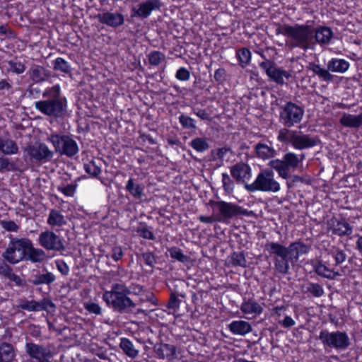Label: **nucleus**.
I'll return each mask as SVG.
<instances>
[{
    "mask_svg": "<svg viewBox=\"0 0 362 362\" xmlns=\"http://www.w3.org/2000/svg\"><path fill=\"white\" fill-rule=\"evenodd\" d=\"M310 247L300 241L291 243L286 247L279 243L269 242L265 245V250L270 255L274 256V264L275 269L281 274L289 273L291 264H296L300 255L307 254Z\"/></svg>",
    "mask_w": 362,
    "mask_h": 362,
    "instance_id": "f257e3e1",
    "label": "nucleus"
},
{
    "mask_svg": "<svg viewBox=\"0 0 362 362\" xmlns=\"http://www.w3.org/2000/svg\"><path fill=\"white\" fill-rule=\"evenodd\" d=\"M42 96L44 100L35 103L36 110L55 119H64L67 115V100L62 95L59 85L47 89Z\"/></svg>",
    "mask_w": 362,
    "mask_h": 362,
    "instance_id": "f03ea898",
    "label": "nucleus"
},
{
    "mask_svg": "<svg viewBox=\"0 0 362 362\" xmlns=\"http://www.w3.org/2000/svg\"><path fill=\"white\" fill-rule=\"evenodd\" d=\"M31 240L26 238L10 236V242L1 257L9 264H16L25 260Z\"/></svg>",
    "mask_w": 362,
    "mask_h": 362,
    "instance_id": "7ed1b4c3",
    "label": "nucleus"
},
{
    "mask_svg": "<svg viewBox=\"0 0 362 362\" xmlns=\"http://www.w3.org/2000/svg\"><path fill=\"white\" fill-rule=\"evenodd\" d=\"M314 28L308 25H291L287 44L291 47H299L303 50L310 48L313 40Z\"/></svg>",
    "mask_w": 362,
    "mask_h": 362,
    "instance_id": "20e7f679",
    "label": "nucleus"
},
{
    "mask_svg": "<svg viewBox=\"0 0 362 362\" xmlns=\"http://www.w3.org/2000/svg\"><path fill=\"white\" fill-rule=\"evenodd\" d=\"M304 153L296 154L293 152L286 153L282 159H274L269 162V166L274 169L279 177L287 180L290 177V171L296 170L305 159Z\"/></svg>",
    "mask_w": 362,
    "mask_h": 362,
    "instance_id": "39448f33",
    "label": "nucleus"
},
{
    "mask_svg": "<svg viewBox=\"0 0 362 362\" xmlns=\"http://www.w3.org/2000/svg\"><path fill=\"white\" fill-rule=\"evenodd\" d=\"M245 188L250 192L255 191L278 192L281 187L274 178V173L272 169H264L257 176L252 184H245Z\"/></svg>",
    "mask_w": 362,
    "mask_h": 362,
    "instance_id": "423d86ee",
    "label": "nucleus"
},
{
    "mask_svg": "<svg viewBox=\"0 0 362 362\" xmlns=\"http://www.w3.org/2000/svg\"><path fill=\"white\" fill-rule=\"evenodd\" d=\"M209 204L214 211L218 212L216 221L227 222L233 218L249 214L247 209L232 202L211 200Z\"/></svg>",
    "mask_w": 362,
    "mask_h": 362,
    "instance_id": "0eeeda50",
    "label": "nucleus"
},
{
    "mask_svg": "<svg viewBox=\"0 0 362 362\" xmlns=\"http://www.w3.org/2000/svg\"><path fill=\"white\" fill-rule=\"evenodd\" d=\"M317 338L325 349L344 351L351 345L350 339L346 332L339 330L330 332L327 329H322Z\"/></svg>",
    "mask_w": 362,
    "mask_h": 362,
    "instance_id": "6e6552de",
    "label": "nucleus"
},
{
    "mask_svg": "<svg viewBox=\"0 0 362 362\" xmlns=\"http://www.w3.org/2000/svg\"><path fill=\"white\" fill-rule=\"evenodd\" d=\"M47 140L53 145L55 152L61 156L72 158L78 153L76 141L69 135L52 134Z\"/></svg>",
    "mask_w": 362,
    "mask_h": 362,
    "instance_id": "1a4fd4ad",
    "label": "nucleus"
},
{
    "mask_svg": "<svg viewBox=\"0 0 362 362\" xmlns=\"http://www.w3.org/2000/svg\"><path fill=\"white\" fill-rule=\"evenodd\" d=\"M303 115L304 110L302 107L292 102H288L282 107L279 118L285 127H291L296 124L300 122Z\"/></svg>",
    "mask_w": 362,
    "mask_h": 362,
    "instance_id": "9d476101",
    "label": "nucleus"
},
{
    "mask_svg": "<svg viewBox=\"0 0 362 362\" xmlns=\"http://www.w3.org/2000/svg\"><path fill=\"white\" fill-rule=\"evenodd\" d=\"M103 299L114 311L120 314L132 313L136 305L128 296H103Z\"/></svg>",
    "mask_w": 362,
    "mask_h": 362,
    "instance_id": "9b49d317",
    "label": "nucleus"
},
{
    "mask_svg": "<svg viewBox=\"0 0 362 362\" xmlns=\"http://www.w3.org/2000/svg\"><path fill=\"white\" fill-rule=\"evenodd\" d=\"M259 66L265 71L270 80L274 81L278 85L285 83L284 78L288 81L292 78V75L288 71L281 68H278L276 64L271 60L265 59V61L259 64Z\"/></svg>",
    "mask_w": 362,
    "mask_h": 362,
    "instance_id": "f8f14e48",
    "label": "nucleus"
},
{
    "mask_svg": "<svg viewBox=\"0 0 362 362\" xmlns=\"http://www.w3.org/2000/svg\"><path fill=\"white\" fill-rule=\"evenodd\" d=\"M26 354L35 362H51L53 357L49 345L37 344L32 341H28L25 346Z\"/></svg>",
    "mask_w": 362,
    "mask_h": 362,
    "instance_id": "ddd939ff",
    "label": "nucleus"
},
{
    "mask_svg": "<svg viewBox=\"0 0 362 362\" xmlns=\"http://www.w3.org/2000/svg\"><path fill=\"white\" fill-rule=\"evenodd\" d=\"M39 243L47 250L64 252L66 250L62 239L53 231L42 232L39 236Z\"/></svg>",
    "mask_w": 362,
    "mask_h": 362,
    "instance_id": "4468645a",
    "label": "nucleus"
},
{
    "mask_svg": "<svg viewBox=\"0 0 362 362\" xmlns=\"http://www.w3.org/2000/svg\"><path fill=\"white\" fill-rule=\"evenodd\" d=\"M26 151L30 159L39 163L49 161L54 156V152L42 143H36L34 145L28 146Z\"/></svg>",
    "mask_w": 362,
    "mask_h": 362,
    "instance_id": "2eb2a0df",
    "label": "nucleus"
},
{
    "mask_svg": "<svg viewBox=\"0 0 362 362\" xmlns=\"http://www.w3.org/2000/svg\"><path fill=\"white\" fill-rule=\"evenodd\" d=\"M292 139L291 145L294 148L298 150L313 148L320 142L317 136L305 134L300 131H295Z\"/></svg>",
    "mask_w": 362,
    "mask_h": 362,
    "instance_id": "dca6fc26",
    "label": "nucleus"
},
{
    "mask_svg": "<svg viewBox=\"0 0 362 362\" xmlns=\"http://www.w3.org/2000/svg\"><path fill=\"white\" fill-rule=\"evenodd\" d=\"M162 3L160 0H146L139 4L137 7H133L132 16L142 19L148 18L154 10H160Z\"/></svg>",
    "mask_w": 362,
    "mask_h": 362,
    "instance_id": "f3484780",
    "label": "nucleus"
},
{
    "mask_svg": "<svg viewBox=\"0 0 362 362\" xmlns=\"http://www.w3.org/2000/svg\"><path fill=\"white\" fill-rule=\"evenodd\" d=\"M97 18L100 23L105 24L113 28H118L124 23V16L117 12L112 13L106 11L102 13H98Z\"/></svg>",
    "mask_w": 362,
    "mask_h": 362,
    "instance_id": "a211bd4d",
    "label": "nucleus"
},
{
    "mask_svg": "<svg viewBox=\"0 0 362 362\" xmlns=\"http://www.w3.org/2000/svg\"><path fill=\"white\" fill-rule=\"evenodd\" d=\"M153 353L157 358L171 361L175 358L176 348L172 344L158 343L153 346Z\"/></svg>",
    "mask_w": 362,
    "mask_h": 362,
    "instance_id": "6ab92c4d",
    "label": "nucleus"
},
{
    "mask_svg": "<svg viewBox=\"0 0 362 362\" xmlns=\"http://www.w3.org/2000/svg\"><path fill=\"white\" fill-rule=\"evenodd\" d=\"M29 78L35 83L48 81L52 77V72L40 65H33L28 71Z\"/></svg>",
    "mask_w": 362,
    "mask_h": 362,
    "instance_id": "aec40b11",
    "label": "nucleus"
},
{
    "mask_svg": "<svg viewBox=\"0 0 362 362\" xmlns=\"http://www.w3.org/2000/svg\"><path fill=\"white\" fill-rule=\"evenodd\" d=\"M230 173L237 182H245L251 177V168L247 164L240 162L230 168Z\"/></svg>",
    "mask_w": 362,
    "mask_h": 362,
    "instance_id": "412c9836",
    "label": "nucleus"
},
{
    "mask_svg": "<svg viewBox=\"0 0 362 362\" xmlns=\"http://www.w3.org/2000/svg\"><path fill=\"white\" fill-rule=\"evenodd\" d=\"M311 265L313 266V271L321 277L327 279H334L339 275L338 272L328 268L320 260H311Z\"/></svg>",
    "mask_w": 362,
    "mask_h": 362,
    "instance_id": "4be33fe9",
    "label": "nucleus"
},
{
    "mask_svg": "<svg viewBox=\"0 0 362 362\" xmlns=\"http://www.w3.org/2000/svg\"><path fill=\"white\" fill-rule=\"evenodd\" d=\"M333 37V32L329 27L319 26L314 28L313 39L320 45H328Z\"/></svg>",
    "mask_w": 362,
    "mask_h": 362,
    "instance_id": "5701e85b",
    "label": "nucleus"
},
{
    "mask_svg": "<svg viewBox=\"0 0 362 362\" xmlns=\"http://www.w3.org/2000/svg\"><path fill=\"white\" fill-rule=\"evenodd\" d=\"M228 329L233 334L244 336L252 331V326L247 321L234 320L228 325Z\"/></svg>",
    "mask_w": 362,
    "mask_h": 362,
    "instance_id": "b1692460",
    "label": "nucleus"
},
{
    "mask_svg": "<svg viewBox=\"0 0 362 362\" xmlns=\"http://www.w3.org/2000/svg\"><path fill=\"white\" fill-rule=\"evenodd\" d=\"M15 357L14 346L8 342H0V362H13Z\"/></svg>",
    "mask_w": 362,
    "mask_h": 362,
    "instance_id": "393cba45",
    "label": "nucleus"
},
{
    "mask_svg": "<svg viewBox=\"0 0 362 362\" xmlns=\"http://www.w3.org/2000/svg\"><path fill=\"white\" fill-rule=\"evenodd\" d=\"M47 258L45 252L40 248L33 247L31 242L24 261H30L33 263H41Z\"/></svg>",
    "mask_w": 362,
    "mask_h": 362,
    "instance_id": "a878e982",
    "label": "nucleus"
},
{
    "mask_svg": "<svg viewBox=\"0 0 362 362\" xmlns=\"http://www.w3.org/2000/svg\"><path fill=\"white\" fill-rule=\"evenodd\" d=\"M339 122L346 127L358 128L362 125V114L353 115L344 113L340 118Z\"/></svg>",
    "mask_w": 362,
    "mask_h": 362,
    "instance_id": "bb28decb",
    "label": "nucleus"
},
{
    "mask_svg": "<svg viewBox=\"0 0 362 362\" xmlns=\"http://www.w3.org/2000/svg\"><path fill=\"white\" fill-rule=\"evenodd\" d=\"M328 70L332 72L343 74L349 68V63L345 59L333 58L327 64Z\"/></svg>",
    "mask_w": 362,
    "mask_h": 362,
    "instance_id": "cd10ccee",
    "label": "nucleus"
},
{
    "mask_svg": "<svg viewBox=\"0 0 362 362\" xmlns=\"http://www.w3.org/2000/svg\"><path fill=\"white\" fill-rule=\"evenodd\" d=\"M308 69L312 71L314 74L318 76V77L324 81L329 82L333 80L334 76L329 73L328 68L326 69L321 67L319 64L310 62L308 66Z\"/></svg>",
    "mask_w": 362,
    "mask_h": 362,
    "instance_id": "c85d7f7f",
    "label": "nucleus"
},
{
    "mask_svg": "<svg viewBox=\"0 0 362 362\" xmlns=\"http://www.w3.org/2000/svg\"><path fill=\"white\" fill-rule=\"evenodd\" d=\"M0 151L5 155L16 154L18 152V146L15 141L4 139L0 136Z\"/></svg>",
    "mask_w": 362,
    "mask_h": 362,
    "instance_id": "c756f323",
    "label": "nucleus"
},
{
    "mask_svg": "<svg viewBox=\"0 0 362 362\" xmlns=\"http://www.w3.org/2000/svg\"><path fill=\"white\" fill-rule=\"evenodd\" d=\"M240 310L243 313L250 315H260L263 311L262 306L252 300L243 302L240 306Z\"/></svg>",
    "mask_w": 362,
    "mask_h": 362,
    "instance_id": "7c9ffc66",
    "label": "nucleus"
},
{
    "mask_svg": "<svg viewBox=\"0 0 362 362\" xmlns=\"http://www.w3.org/2000/svg\"><path fill=\"white\" fill-rule=\"evenodd\" d=\"M125 189L136 199H140L144 195V186L141 184H135L132 178L128 180Z\"/></svg>",
    "mask_w": 362,
    "mask_h": 362,
    "instance_id": "2f4dec72",
    "label": "nucleus"
},
{
    "mask_svg": "<svg viewBox=\"0 0 362 362\" xmlns=\"http://www.w3.org/2000/svg\"><path fill=\"white\" fill-rule=\"evenodd\" d=\"M332 233L339 236L348 235L351 234L352 228L344 220L337 221L336 223L333 224Z\"/></svg>",
    "mask_w": 362,
    "mask_h": 362,
    "instance_id": "473e14b6",
    "label": "nucleus"
},
{
    "mask_svg": "<svg viewBox=\"0 0 362 362\" xmlns=\"http://www.w3.org/2000/svg\"><path fill=\"white\" fill-rule=\"evenodd\" d=\"M56 280L55 276L49 272L45 274H37L35 275L33 279L29 280L30 282L35 285L38 286L41 284H50Z\"/></svg>",
    "mask_w": 362,
    "mask_h": 362,
    "instance_id": "72a5a7b5",
    "label": "nucleus"
},
{
    "mask_svg": "<svg viewBox=\"0 0 362 362\" xmlns=\"http://www.w3.org/2000/svg\"><path fill=\"white\" fill-rule=\"evenodd\" d=\"M255 149L257 156L262 159H268L276 154V151L273 148L262 143H258Z\"/></svg>",
    "mask_w": 362,
    "mask_h": 362,
    "instance_id": "f704fd0d",
    "label": "nucleus"
},
{
    "mask_svg": "<svg viewBox=\"0 0 362 362\" xmlns=\"http://www.w3.org/2000/svg\"><path fill=\"white\" fill-rule=\"evenodd\" d=\"M130 293V290L124 284H114L112 285L111 290L104 292L103 296H108V297H110L116 296H129Z\"/></svg>",
    "mask_w": 362,
    "mask_h": 362,
    "instance_id": "c9c22d12",
    "label": "nucleus"
},
{
    "mask_svg": "<svg viewBox=\"0 0 362 362\" xmlns=\"http://www.w3.org/2000/svg\"><path fill=\"white\" fill-rule=\"evenodd\" d=\"M47 223L52 226H62L66 223V221L59 211L52 209L47 218Z\"/></svg>",
    "mask_w": 362,
    "mask_h": 362,
    "instance_id": "e433bc0d",
    "label": "nucleus"
},
{
    "mask_svg": "<svg viewBox=\"0 0 362 362\" xmlns=\"http://www.w3.org/2000/svg\"><path fill=\"white\" fill-rule=\"evenodd\" d=\"M189 145L196 151L200 153L207 151L210 147L208 139L205 137H196L191 141Z\"/></svg>",
    "mask_w": 362,
    "mask_h": 362,
    "instance_id": "4c0bfd02",
    "label": "nucleus"
},
{
    "mask_svg": "<svg viewBox=\"0 0 362 362\" xmlns=\"http://www.w3.org/2000/svg\"><path fill=\"white\" fill-rule=\"evenodd\" d=\"M119 347L129 357L134 358L138 355V351L134 349L132 342L127 338L121 339Z\"/></svg>",
    "mask_w": 362,
    "mask_h": 362,
    "instance_id": "58836bf2",
    "label": "nucleus"
},
{
    "mask_svg": "<svg viewBox=\"0 0 362 362\" xmlns=\"http://www.w3.org/2000/svg\"><path fill=\"white\" fill-rule=\"evenodd\" d=\"M305 293H310L313 297L320 298L324 295L325 291L322 285L309 282L307 284Z\"/></svg>",
    "mask_w": 362,
    "mask_h": 362,
    "instance_id": "ea45409f",
    "label": "nucleus"
},
{
    "mask_svg": "<svg viewBox=\"0 0 362 362\" xmlns=\"http://www.w3.org/2000/svg\"><path fill=\"white\" fill-rule=\"evenodd\" d=\"M53 68L55 71L64 74H71V66L62 57H58L53 62Z\"/></svg>",
    "mask_w": 362,
    "mask_h": 362,
    "instance_id": "a19ab883",
    "label": "nucleus"
},
{
    "mask_svg": "<svg viewBox=\"0 0 362 362\" xmlns=\"http://www.w3.org/2000/svg\"><path fill=\"white\" fill-rule=\"evenodd\" d=\"M171 258L176 259L182 263H187L189 257L182 253L181 249L177 247H172L168 250Z\"/></svg>",
    "mask_w": 362,
    "mask_h": 362,
    "instance_id": "79ce46f5",
    "label": "nucleus"
},
{
    "mask_svg": "<svg viewBox=\"0 0 362 362\" xmlns=\"http://www.w3.org/2000/svg\"><path fill=\"white\" fill-rule=\"evenodd\" d=\"M236 55L238 59L240 65L242 67H245L250 63L251 59V53L247 48L244 47L238 49L237 51Z\"/></svg>",
    "mask_w": 362,
    "mask_h": 362,
    "instance_id": "37998d69",
    "label": "nucleus"
},
{
    "mask_svg": "<svg viewBox=\"0 0 362 362\" xmlns=\"http://www.w3.org/2000/svg\"><path fill=\"white\" fill-rule=\"evenodd\" d=\"M231 264L235 267H247V260L243 252H234L231 255Z\"/></svg>",
    "mask_w": 362,
    "mask_h": 362,
    "instance_id": "c03bdc74",
    "label": "nucleus"
},
{
    "mask_svg": "<svg viewBox=\"0 0 362 362\" xmlns=\"http://www.w3.org/2000/svg\"><path fill=\"white\" fill-rule=\"evenodd\" d=\"M35 305L37 311H49L50 310H54L56 308L55 304L48 298H43L40 301H35Z\"/></svg>",
    "mask_w": 362,
    "mask_h": 362,
    "instance_id": "a18cd8bd",
    "label": "nucleus"
},
{
    "mask_svg": "<svg viewBox=\"0 0 362 362\" xmlns=\"http://www.w3.org/2000/svg\"><path fill=\"white\" fill-rule=\"evenodd\" d=\"M165 59V54L158 51H153L148 54V62L152 66H158Z\"/></svg>",
    "mask_w": 362,
    "mask_h": 362,
    "instance_id": "49530a36",
    "label": "nucleus"
},
{
    "mask_svg": "<svg viewBox=\"0 0 362 362\" xmlns=\"http://www.w3.org/2000/svg\"><path fill=\"white\" fill-rule=\"evenodd\" d=\"M295 131L284 128L279 130L278 140L281 142L290 143L291 144Z\"/></svg>",
    "mask_w": 362,
    "mask_h": 362,
    "instance_id": "de8ad7c7",
    "label": "nucleus"
},
{
    "mask_svg": "<svg viewBox=\"0 0 362 362\" xmlns=\"http://www.w3.org/2000/svg\"><path fill=\"white\" fill-rule=\"evenodd\" d=\"M19 304L17 305L18 309L30 312H37L35 300H28L26 299H20Z\"/></svg>",
    "mask_w": 362,
    "mask_h": 362,
    "instance_id": "09e8293b",
    "label": "nucleus"
},
{
    "mask_svg": "<svg viewBox=\"0 0 362 362\" xmlns=\"http://www.w3.org/2000/svg\"><path fill=\"white\" fill-rule=\"evenodd\" d=\"M86 172L93 177H98L101 173V168L94 161L84 164Z\"/></svg>",
    "mask_w": 362,
    "mask_h": 362,
    "instance_id": "8fccbe9b",
    "label": "nucleus"
},
{
    "mask_svg": "<svg viewBox=\"0 0 362 362\" xmlns=\"http://www.w3.org/2000/svg\"><path fill=\"white\" fill-rule=\"evenodd\" d=\"M179 122H180L183 128L193 130L196 129L197 128L195 121L190 117L187 116L184 114L180 115Z\"/></svg>",
    "mask_w": 362,
    "mask_h": 362,
    "instance_id": "3c124183",
    "label": "nucleus"
},
{
    "mask_svg": "<svg viewBox=\"0 0 362 362\" xmlns=\"http://www.w3.org/2000/svg\"><path fill=\"white\" fill-rule=\"evenodd\" d=\"M15 170L16 167L13 162L10 161L8 158L0 157V172Z\"/></svg>",
    "mask_w": 362,
    "mask_h": 362,
    "instance_id": "603ef678",
    "label": "nucleus"
},
{
    "mask_svg": "<svg viewBox=\"0 0 362 362\" xmlns=\"http://www.w3.org/2000/svg\"><path fill=\"white\" fill-rule=\"evenodd\" d=\"M222 182L223 189L226 193L230 194L233 192L234 182L227 173L222 174Z\"/></svg>",
    "mask_w": 362,
    "mask_h": 362,
    "instance_id": "864d4df0",
    "label": "nucleus"
},
{
    "mask_svg": "<svg viewBox=\"0 0 362 362\" xmlns=\"http://www.w3.org/2000/svg\"><path fill=\"white\" fill-rule=\"evenodd\" d=\"M228 152L232 153L231 148L230 147L224 146V147L218 148L216 151H215L214 150H212L211 151V154L213 160H216V158H218L221 161H223L225 155Z\"/></svg>",
    "mask_w": 362,
    "mask_h": 362,
    "instance_id": "5fc2aeb1",
    "label": "nucleus"
},
{
    "mask_svg": "<svg viewBox=\"0 0 362 362\" xmlns=\"http://www.w3.org/2000/svg\"><path fill=\"white\" fill-rule=\"evenodd\" d=\"M8 64L9 66V70L17 74H22L25 70V65L20 62L9 61Z\"/></svg>",
    "mask_w": 362,
    "mask_h": 362,
    "instance_id": "6e6d98bb",
    "label": "nucleus"
},
{
    "mask_svg": "<svg viewBox=\"0 0 362 362\" xmlns=\"http://www.w3.org/2000/svg\"><path fill=\"white\" fill-rule=\"evenodd\" d=\"M0 225L7 231L17 232L19 229V226L13 221L2 220L0 221Z\"/></svg>",
    "mask_w": 362,
    "mask_h": 362,
    "instance_id": "4d7b16f0",
    "label": "nucleus"
},
{
    "mask_svg": "<svg viewBox=\"0 0 362 362\" xmlns=\"http://www.w3.org/2000/svg\"><path fill=\"white\" fill-rule=\"evenodd\" d=\"M137 233L144 239L155 240L153 233L148 229L146 226L139 227L136 230Z\"/></svg>",
    "mask_w": 362,
    "mask_h": 362,
    "instance_id": "13d9d810",
    "label": "nucleus"
},
{
    "mask_svg": "<svg viewBox=\"0 0 362 362\" xmlns=\"http://www.w3.org/2000/svg\"><path fill=\"white\" fill-rule=\"evenodd\" d=\"M5 278L9 279L10 281L14 282L16 285L18 286H24V281L17 274L13 272V269L11 268Z\"/></svg>",
    "mask_w": 362,
    "mask_h": 362,
    "instance_id": "bf43d9fd",
    "label": "nucleus"
},
{
    "mask_svg": "<svg viewBox=\"0 0 362 362\" xmlns=\"http://www.w3.org/2000/svg\"><path fill=\"white\" fill-rule=\"evenodd\" d=\"M85 308L90 313L100 315L102 310L98 303L89 302L85 304Z\"/></svg>",
    "mask_w": 362,
    "mask_h": 362,
    "instance_id": "052dcab7",
    "label": "nucleus"
},
{
    "mask_svg": "<svg viewBox=\"0 0 362 362\" xmlns=\"http://www.w3.org/2000/svg\"><path fill=\"white\" fill-rule=\"evenodd\" d=\"M214 79L218 84H222L226 79V71L223 68L218 69L214 73Z\"/></svg>",
    "mask_w": 362,
    "mask_h": 362,
    "instance_id": "680f3d73",
    "label": "nucleus"
},
{
    "mask_svg": "<svg viewBox=\"0 0 362 362\" xmlns=\"http://www.w3.org/2000/svg\"><path fill=\"white\" fill-rule=\"evenodd\" d=\"M112 259L115 262L120 260L124 256V252L121 246H114L112 248L110 255Z\"/></svg>",
    "mask_w": 362,
    "mask_h": 362,
    "instance_id": "e2e57ef3",
    "label": "nucleus"
},
{
    "mask_svg": "<svg viewBox=\"0 0 362 362\" xmlns=\"http://www.w3.org/2000/svg\"><path fill=\"white\" fill-rule=\"evenodd\" d=\"M76 185H67L64 187H59L58 190L62 192L64 194L68 197H72L74 194Z\"/></svg>",
    "mask_w": 362,
    "mask_h": 362,
    "instance_id": "0e129e2a",
    "label": "nucleus"
},
{
    "mask_svg": "<svg viewBox=\"0 0 362 362\" xmlns=\"http://www.w3.org/2000/svg\"><path fill=\"white\" fill-rule=\"evenodd\" d=\"M332 256L334 258L336 265L341 264L346 258V255L344 252L339 249L333 252Z\"/></svg>",
    "mask_w": 362,
    "mask_h": 362,
    "instance_id": "69168bd1",
    "label": "nucleus"
},
{
    "mask_svg": "<svg viewBox=\"0 0 362 362\" xmlns=\"http://www.w3.org/2000/svg\"><path fill=\"white\" fill-rule=\"evenodd\" d=\"M58 271L64 276L68 275L69 273V267L64 260H57L55 262Z\"/></svg>",
    "mask_w": 362,
    "mask_h": 362,
    "instance_id": "338daca9",
    "label": "nucleus"
},
{
    "mask_svg": "<svg viewBox=\"0 0 362 362\" xmlns=\"http://www.w3.org/2000/svg\"><path fill=\"white\" fill-rule=\"evenodd\" d=\"M175 76L178 80L187 81L189 78L190 73L185 67H181L177 71Z\"/></svg>",
    "mask_w": 362,
    "mask_h": 362,
    "instance_id": "774afa93",
    "label": "nucleus"
}]
</instances>
